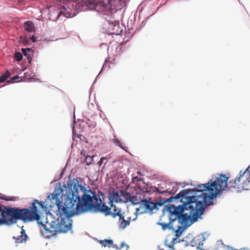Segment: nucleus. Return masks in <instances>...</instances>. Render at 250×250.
Returning <instances> with one entry per match:
<instances>
[{"label":"nucleus","mask_w":250,"mask_h":250,"mask_svg":"<svg viewBox=\"0 0 250 250\" xmlns=\"http://www.w3.org/2000/svg\"><path fill=\"white\" fill-rule=\"evenodd\" d=\"M177 240V238H173L172 239V241L170 243L169 245H167V246L169 248L172 249V250H174V245L175 244V241Z\"/></svg>","instance_id":"nucleus-30"},{"label":"nucleus","mask_w":250,"mask_h":250,"mask_svg":"<svg viewBox=\"0 0 250 250\" xmlns=\"http://www.w3.org/2000/svg\"><path fill=\"white\" fill-rule=\"evenodd\" d=\"M21 51L23 55L27 56L29 62L31 63L32 59L30 57V53L32 52V49L30 48H22Z\"/></svg>","instance_id":"nucleus-17"},{"label":"nucleus","mask_w":250,"mask_h":250,"mask_svg":"<svg viewBox=\"0 0 250 250\" xmlns=\"http://www.w3.org/2000/svg\"><path fill=\"white\" fill-rule=\"evenodd\" d=\"M126 191H122L121 190L120 191V192H119V198H121V197H125V193L126 192Z\"/></svg>","instance_id":"nucleus-39"},{"label":"nucleus","mask_w":250,"mask_h":250,"mask_svg":"<svg viewBox=\"0 0 250 250\" xmlns=\"http://www.w3.org/2000/svg\"><path fill=\"white\" fill-rule=\"evenodd\" d=\"M64 174L63 171H61L59 172V173H57L54 177L53 180L51 182V184H52L54 182H56L57 181L60 180L63 176Z\"/></svg>","instance_id":"nucleus-20"},{"label":"nucleus","mask_w":250,"mask_h":250,"mask_svg":"<svg viewBox=\"0 0 250 250\" xmlns=\"http://www.w3.org/2000/svg\"><path fill=\"white\" fill-rule=\"evenodd\" d=\"M161 194L167 196L168 195H171L172 194V190H165L162 191V192H161Z\"/></svg>","instance_id":"nucleus-31"},{"label":"nucleus","mask_w":250,"mask_h":250,"mask_svg":"<svg viewBox=\"0 0 250 250\" xmlns=\"http://www.w3.org/2000/svg\"><path fill=\"white\" fill-rule=\"evenodd\" d=\"M195 238H193L191 241H190V245L192 247H194V244H195Z\"/></svg>","instance_id":"nucleus-44"},{"label":"nucleus","mask_w":250,"mask_h":250,"mask_svg":"<svg viewBox=\"0 0 250 250\" xmlns=\"http://www.w3.org/2000/svg\"><path fill=\"white\" fill-rule=\"evenodd\" d=\"M106 158L104 157H102L100 158V161L98 162V165L101 166L104 163V161L106 160Z\"/></svg>","instance_id":"nucleus-35"},{"label":"nucleus","mask_w":250,"mask_h":250,"mask_svg":"<svg viewBox=\"0 0 250 250\" xmlns=\"http://www.w3.org/2000/svg\"><path fill=\"white\" fill-rule=\"evenodd\" d=\"M48 214L50 215L51 216H52V214H51V213L49 212Z\"/></svg>","instance_id":"nucleus-56"},{"label":"nucleus","mask_w":250,"mask_h":250,"mask_svg":"<svg viewBox=\"0 0 250 250\" xmlns=\"http://www.w3.org/2000/svg\"><path fill=\"white\" fill-rule=\"evenodd\" d=\"M112 247L114 249H115L116 250H120V249H119V247H118L117 245L116 244H112Z\"/></svg>","instance_id":"nucleus-45"},{"label":"nucleus","mask_w":250,"mask_h":250,"mask_svg":"<svg viewBox=\"0 0 250 250\" xmlns=\"http://www.w3.org/2000/svg\"><path fill=\"white\" fill-rule=\"evenodd\" d=\"M125 197L124 198L125 200V201H124V203H127L130 201H132V195H131L130 193L129 192H126L125 193Z\"/></svg>","instance_id":"nucleus-24"},{"label":"nucleus","mask_w":250,"mask_h":250,"mask_svg":"<svg viewBox=\"0 0 250 250\" xmlns=\"http://www.w3.org/2000/svg\"><path fill=\"white\" fill-rule=\"evenodd\" d=\"M93 161V158L91 157H87L85 158L86 165L88 166L89 164Z\"/></svg>","instance_id":"nucleus-34"},{"label":"nucleus","mask_w":250,"mask_h":250,"mask_svg":"<svg viewBox=\"0 0 250 250\" xmlns=\"http://www.w3.org/2000/svg\"><path fill=\"white\" fill-rule=\"evenodd\" d=\"M10 76V73L9 71H6L5 73L0 76V83H2L6 81Z\"/></svg>","instance_id":"nucleus-18"},{"label":"nucleus","mask_w":250,"mask_h":250,"mask_svg":"<svg viewBox=\"0 0 250 250\" xmlns=\"http://www.w3.org/2000/svg\"><path fill=\"white\" fill-rule=\"evenodd\" d=\"M216 186L215 179L205 184H198L195 188H187V200L205 209L218 196Z\"/></svg>","instance_id":"nucleus-4"},{"label":"nucleus","mask_w":250,"mask_h":250,"mask_svg":"<svg viewBox=\"0 0 250 250\" xmlns=\"http://www.w3.org/2000/svg\"><path fill=\"white\" fill-rule=\"evenodd\" d=\"M73 122L75 123V122L76 117H75V112L74 111V113H73Z\"/></svg>","instance_id":"nucleus-46"},{"label":"nucleus","mask_w":250,"mask_h":250,"mask_svg":"<svg viewBox=\"0 0 250 250\" xmlns=\"http://www.w3.org/2000/svg\"><path fill=\"white\" fill-rule=\"evenodd\" d=\"M59 10L57 20L63 15L65 17H73L83 10H93L103 14L105 20L104 28L108 34L118 35L120 32L119 21L115 19L118 9L126 5L130 0H51Z\"/></svg>","instance_id":"nucleus-2"},{"label":"nucleus","mask_w":250,"mask_h":250,"mask_svg":"<svg viewBox=\"0 0 250 250\" xmlns=\"http://www.w3.org/2000/svg\"><path fill=\"white\" fill-rule=\"evenodd\" d=\"M239 250H250V249H247V248H241Z\"/></svg>","instance_id":"nucleus-49"},{"label":"nucleus","mask_w":250,"mask_h":250,"mask_svg":"<svg viewBox=\"0 0 250 250\" xmlns=\"http://www.w3.org/2000/svg\"><path fill=\"white\" fill-rule=\"evenodd\" d=\"M140 207L136 209L137 215L147 212V211H152L154 209L158 210L159 208L154 206V202L149 201L143 198L140 201Z\"/></svg>","instance_id":"nucleus-9"},{"label":"nucleus","mask_w":250,"mask_h":250,"mask_svg":"<svg viewBox=\"0 0 250 250\" xmlns=\"http://www.w3.org/2000/svg\"><path fill=\"white\" fill-rule=\"evenodd\" d=\"M100 243L103 247H105L107 245H112L113 241L111 239H104V240H100Z\"/></svg>","instance_id":"nucleus-21"},{"label":"nucleus","mask_w":250,"mask_h":250,"mask_svg":"<svg viewBox=\"0 0 250 250\" xmlns=\"http://www.w3.org/2000/svg\"><path fill=\"white\" fill-rule=\"evenodd\" d=\"M160 250H165L164 249H161Z\"/></svg>","instance_id":"nucleus-59"},{"label":"nucleus","mask_w":250,"mask_h":250,"mask_svg":"<svg viewBox=\"0 0 250 250\" xmlns=\"http://www.w3.org/2000/svg\"><path fill=\"white\" fill-rule=\"evenodd\" d=\"M45 237L47 238H49L50 237V236H45Z\"/></svg>","instance_id":"nucleus-57"},{"label":"nucleus","mask_w":250,"mask_h":250,"mask_svg":"<svg viewBox=\"0 0 250 250\" xmlns=\"http://www.w3.org/2000/svg\"><path fill=\"white\" fill-rule=\"evenodd\" d=\"M208 234H207V233L206 232H204V233H201V236H198L197 237V240H201V241H203V242H204L207 237H208Z\"/></svg>","instance_id":"nucleus-26"},{"label":"nucleus","mask_w":250,"mask_h":250,"mask_svg":"<svg viewBox=\"0 0 250 250\" xmlns=\"http://www.w3.org/2000/svg\"><path fill=\"white\" fill-rule=\"evenodd\" d=\"M21 42H22L23 43H27L28 42V40L25 38H21Z\"/></svg>","instance_id":"nucleus-42"},{"label":"nucleus","mask_w":250,"mask_h":250,"mask_svg":"<svg viewBox=\"0 0 250 250\" xmlns=\"http://www.w3.org/2000/svg\"><path fill=\"white\" fill-rule=\"evenodd\" d=\"M137 173H138V174H139V175H141V172H140V171H138V172H137Z\"/></svg>","instance_id":"nucleus-54"},{"label":"nucleus","mask_w":250,"mask_h":250,"mask_svg":"<svg viewBox=\"0 0 250 250\" xmlns=\"http://www.w3.org/2000/svg\"><path fill=\"white\" fill-rule=\"evenodd\" d=\"M84 207L79 209L78 212L74 213V216L79 215L86 212L92 213L101 212L104 213L105 216L111 215L115 218L119 215V212L112 213L111 210V207H108L103 203L104 199L96 198L95 196H90L85 194L83 198Z\"/></svg>","instance_id":"nucleus-6"},{"label":"nucleus","mask_w":250,"mask_h":250,"mask_svg":"<svg viewBox=\"0 0 250 250\" xmlns=\"http://www.w3.org/2000/svg\"><path fill=\"white\" fill-rule=\"evenodd\" d=\"M72 131H73V134H74V126L73 125H72Z\"/></svg>","instance_id":"nucleus-53"},{"label":"nucleus","mask_w":250,"mask_h":250,"mask_svg":"<svg viewBox=\"0 0 250 250\" xmlns=\"http://www.w3.org/2000/svg\"><path fill=\"white\" fill-rule=\"evenodd\" d=\"M166 204V202L165 199H163L161 197L159 198V199L158 201L154 202V206H156V207H158H158L162 206Z\"/></svg>","instance_id":"nucleus-22"},{"label":"nucleus","mask_w":250,"mask_h":250,"mask_svg":"<svg viewBox=\"0 0 250 250\" xmlns=\"http://www.w3.org/2000/svg\"><path fill=\"white\" fill-rule=\"evenodd\" d=\"M25 29L29 32H33L35 31V27L32 21H27L24 24Z\"/></svg>","instance_id":"nucleus-16"},{"label":"nucleus","mask_w":250,"mask_h":250,"mask_svg":"<svg viewBox=\"0 0 250 250\" xmlns=\"http://www.w3.org/2000/svg\"><path fill=\"white\" fill-rule=\"evenodd\" d=\"M109 204L110 205V207H111H111L114 208V209H113V213L118 212V211L119 210H121V208H118L115 205H114V204H113V203H110Z\"/></svg>","instance_id":"nucleus-32"},{"label":"nucleus","mask_w":250,"mask_h":250,"mask_svg":"<svg viewBox=\"0 0 250 250\" xmlns=\"http://www.w3.org/2000/svg\"><path fill=\"white\" fill-rule=\"evenodd\" d=\"M5 85H1V86H0V88L2 87H3V86H5Z\"/></svg>","instance_id":"nucleus-58"},{"label":"nucleus","mask_w":250,"mask_h":250,"mask_svg":"<svg viewBox=\"0 0 250 250\" xmlns=\"http://www.w3.org/2000/svg\"><path fill=\"white\" fill-rule=\"evenodd\" d=\"M175 205L169 204L168 205L165 206L163 209V211L164 213L165 212V211H167L169 212V222H168V223H169L171 225H172V223L176 220H177L178 221L177 214H176V212L175 211Z\"/></svg>","instance_id":"nucleus-12"},{"label":"nucleus","mask_w":250,"mask_h":250,"mask_svg":"<svg viewBox=\"0 0 250 250\" xmlns=\"http://www.w3.org/2000/svg\"><path fill=\"white\" fill-rule=\"evenodd\" d=\"M20 235L17 236H13L12 239L15 240V243L16 245L25 243L29 239V237L26 233L25 230L23 229V227L21 228Z\"/></svg>","instance_id":"nucleus-13"},{"label":"nucleus","mask_w":250,"mask_h":250,"mask_svg":"<svg viewBox=\"0 0 250 250\" xmlns=\"http://www.w3.org/2000/svg\"><path fill=\"white\" fill-rule=\"evenodd\" d=\"M124 246L126 247L127 249H129V246L128 245L126 244L125 243V242H123L122 243H121V244L119 247V249H121Z\"/></svg>","instance_id":"nucleus-36"},{"label":"nucleus","mask_w":250,"mask_h":250,"mask_svg":"<svg viewBox=\"0 0 250 250\" xmlns=\"http://www.w3.org/2000/svg\"><path fill=\"white\" fill-rule=\"evenodd\" d=\"M68 195L66 197L65 203L70 206L69 207H72V209L71 211H68V208H65L64 210L66 211L67 215L69 217L73 216L74 213L78 212L79 208L84 207L83 200L85 194L90 195L91 196L95 195L96 198H101V196L104 199V195L102 191L99 190L97 194L91 189H87L84 186L79 184L77 179L70 180L68 182Z\"/></svg>","instance_id":"nucleus-3"},{"label":"nucleus","mask_w":250,"mask_h":250,"mask_svg":"<svg viewBox=\"0 0 250 250\" xmlns=\"http://www.w3.org/2000/svg\"><path fill=\"white\" fill-rule=\"evenodd\" d=\"M180 185H182V186L183 187H184L186 185V183H185V182H184V183H182V184H180Z\"/></svg>","instance_id":"nucleus-50"},{"label":"nucleus","mask_w":250,"mask_h":250,"mask_svg":"<svg viewBox=\"0 0 250 250\" xmlns=\"http://www.w3.org/2000/svg\"><path fill=\"white\" fill-rule=\"evenodd\" d=\"M113 142L115 145L118 146L122 149L125 150V147L124 146L123 144L122 143H121V142L118 139H117V138L113 139Z\"/></svg>","instance_id":"nucleus-23"},{"label":"nucleus","mask_w":250,"mask_h":250,"mask_svg":"<svg viewBox=\"0 0 250 250\" xmlns=\"http://www.w3.org/2000/svg\"><path fill=\"white\" fill-rule=\"evenodd\" d=\"M15 2H17L18 4L20 5L24 4L25 3V0H14Z\"/></svg>","instance_id":"nucleus-38"},{"label":"nucleus","mask_w":250,"mask_h":250,"mask_svg":"<svg viewBox=\"0 0 250 250\" xmlns=\"http://www.w3.org/2000/svg\"><path fill=\"white\" fill-rule=\"evenodd\" d=\"M185 241L184 240V239H182V240H179V241H177L176 242H177V243H180V242H185Z\"/></svg>","instance_id":"nucleus-51"},{"label":"nucleus","mask_w":250,"mask_h":250,"mask_svg":"<svg viewBox=\"0 0 250 250\" xmlns=\"http://www.w3.org/2000/svg\"><path fill=\"white\" fill-rule=\"evenodd\" d=\"M132 201L129 202L131 203L132 205H139L140 204V201L137 202L138 199H137V197L134 196H132Z\"/></svg>","instance_id":"nucleus-29"},{"label":"nucleus","mask_w":250,"mask_h":250,"mask_svg":"<svg viewBox=\"0 0 250 250\" xmlns=\"http://www.w3.org/2000/svg\"><path fill=\"white\" fill-rule=\"evenodd\" d=\"M162 190H161L159 188L155 187V191L160 194H161V192H162Z\"/></svg>","instance_id":"nucleus-41"},{"label":"nucleus","mask_w":250,"mask_h":250,"mask_svg":"<svg viewBox=\"0 0 250 250\" xmlns=\"http://www.w3.org/2000/svg\"><path fill=\"white\" fill-rule=\"evenodd\" d=\"M183 231V229H182V227L181 226H179L178 229L175 230V232L176 233V238H177L181 236Z\"/></svg>","instance_id":"nucleus-27"},{"label":"nucleus","mask_w":250,"mask_h":250,"mask_svg":"<svg viewBox=\"0 0 250 250\" xmlns=\"http://www.w3.org/2000/svg\"><path fill=\"white\" fill-rule=\"evenodd\" d=\"M205 210L204 208L199 207L188 200L175 207L179 223L187 227L197 221L198 219H202V215Z\"/></svg>","instance_id":"nucleus-5"},{"label":"nucleus","mask_w":250,"mask_h":250,"mask_svg":"<svg viewBox=\"0 0 250 250\" xmlns=\"http://www.w3.org/2000/svg\"><path fill=\"white\" fill-rule=\"evenodd\" d=\"M186 242L185 244V247H188V246L189 245H190V244L188 243V242L187 241H185Z\"/></svg>","instance_id":"nucleus-47"},{"label":"nucleus","mask_w":250,"mask_h":250,"mask_svg":"<svg viewBox=\"0 0 250 250\" xmlns=\"http://www.w3.org/2000/svg\"><path fill=\"white\" fill-rule=\"evenodd\" d=\"M226 247H227V250H239L234 249V248H233L230 246H229V245L227 246Z\"/></svg>","instance_id":"nucleus-43"},{"label":"nucleus","mask_w":250,"mask_h":250,"mask_svg":"<svg viewBox=\"0 0 250 250\" xmlns=\"http://www.w3.org/2000/svg\"><path fill=\"white\" fill-rule=\"evenodd\" d=\"M188 189H183L180 191L175 196L172 194V195L170 197L165 199L166 203H171L174 200L176 201L177 200H180V202H181L182 204L183 202L187 200V194L188 193Z\"/></svg>","instance_id":"nucleus-11"},{"label":"nucleus","mask_w":250,"mask_h":250,"mask_svg":"<svg viewBox=\"0 0 250 250\" xmlns=\"http://www.w3.org/2000/svg\"><path fill=\"white\" fill-rule=\"evenodd\" d=\"M109 201L108 202V204L113 203V202H115L116 203H124V201L121 198H119V192L118 191H112V192H109Z\"/></svg>","instance_id":"nucleus-14"},{"label":"nucleus","mask_w":250,"mask_h":250,"mask_svg":"<svg viewBox=\"0 0 250 250\" xmlns=\"http://www.w3.org/2000/svg\"><path fill=\"white\" fill-rule=\"evenodd\" d=\"M250 165L244 171L241 170L239 176L237 177V181L238 182V191H242L244 190L250 189Z\"/></svg>","instance_id":"nucleus-8"},{"label":"nucleus","mask_w":250,"mask_h":250,"mask_svg":"<svg viewBox=\"0 0 250 250\" xmlns=\"http://www.w3.org/2000/svg\"><path fill=\"white\" fill-rule=\"evenodd\" d=\"M15 198L16 197H15L7 198L4 196L3 197H1V199L2 200H5V201H15Z\"/></svg>","instance_id":"nucleus-33"},{"label":"nucleus","mask_w":250,"mask_h":250,"mask_svg":"<svg viewBox=\"0 0 250 250\" xmlns=\"http://www.w3.org/2000/svg\"><path fill=\"white\" fill-rule=\"evenodd\" d=\"M19 77L18 75H16L12 78H10L9 80H7V83H12L15 82H19Z\"/></svg>","instance_id":"nucleus-25"},{"label":"nucleus","mask_w":250,"mask_h":250,"mask_svg":"<svg viewBox=\"0 0 250 250\" xmlns=\"http://www.w3.org/2000/svg\"><path fill=\"white\" fill-rule=\"evenodd\" d=\"M135 179H136L138 181H142V180L141 179L138 178V177H135Z\"/></svg>","instance_id":"nucleus-52"},{"label":"nucleus","mask_w":250,"mask_h":250,"mask_svg":"<svg viewBox=\"0 0 250 250\" xmlns=\"http://www.w3.org/2000/svg\"><path fill=\"white\" fill-rule=\"evenodd\" d=\"M158 224L161 226L162 229L164 230H166L167 229H173V225L170 224L168 223H158Z\"/></svg>","instance_id":"nucleus-19"},{"label":"nucleus","mask_w":250,"mask_h":250,"mask_svg":"<svg viewBox=\"0 0 250 250\" xmlns=\"http://www.w3.org/2000/svg\"><path fill=\"white\" fill-rule=\"evenodd\" d=\"M229 177L225 174H219L218 177H216V183L217 192H218V196L222 194V191L228 190L231 192L238 191V182L237 181V178L234 180H230L228 183Z\"/></svg>","instance_id":"nucleus-7"},{"label":"nucleus","mask_w":250,"mask_h":250,"mask_svg":"<svg viewBox=\"0 0 250 250\" xmlns=\"http://www.w3.org/2000/svg\"><path fill=\"white\" fill-rule=\"evenodd\" d=\"M12 225L10 207L0 205V226Z\"/></svg>","instance_id":"nucleus-10"},{"label":"nucleus","mask_w":250,"mask_h":250,"mask_svg":"<svg viewBox=\"0 0 250 250\" xmlns=\"http://www.w3.org/2000/svg\"><path fill=\"white\" fill-rule=\"evenodd\" d=\"M96 83V79L95 80L93 84H92V86H93V84Z\"/></svg>","instance_id":"nucleus-55"},{"label":"nucleus","mask_w":250,"mask_h":250,"mask_svg":"<svg viewBox=\"0 0 250 250\" xmlns=\"http://www.w3.org/2000/svg\"><path fill=\"white\" fill-rule=\"evenodd\" d=\"M23 58L22 54L20 52H16L15 55V58L18 61H21Z\"/></svg>","instance_id":"nucleus-28"},{"label":"nucleus","mask_w":250,"mask_h":250,"mask_svg":"<svg viewBox=\"0 0 250 250\" xmlns=\"http://www.w3.org/2000/svg\"><path fill=\"white\" fill-rule=\"evenodd\" d=\"M117 216L119 217V221L118 222V227L120 229H125L127 226L130 224V221L125 220V219L124 216L121 213V210H119V215Z\"/></svg>","instance_id":"nucleus-15"},{"label":"nucleus","mask_w":250,"mask_h":250,"mask_svg":"<svg viewBox=\"0 0 250 250\" xmlns=\"http://www.w3.org/2000/svg\"><path fill=\"white\" fill-rule=\"evenodd\" d=\"M104 66V64H103V66H102V69H101V71H100V73L98 74V75L97 76V77H96V79H95L96 80L97 79V77H98V76L100 75V73H101V71H102V70H103V68Z\"/></svg>","instance_id":"nucleus-48"},{"label":"nucleus","mask_w":250,"mask_h":250,"mask_svg":"<svg viewBox=\"0 0 250 250\" xmlns=\"http://www.w3.org/2000/svg\"><path fill=\"white\" fill-rule=\"evenodd\" d=\"M30 40L32 41V42H35L37 41V38L36 37L33 35L30 38Z\"/></svg>","instance_id":"nucleus-40"},{"label":"nucleus","mask_w":250,"mask_h":250,"mask_svg":"<svg viewBox=\"0 0 250 250\" xmlns=\"http://www.w3.org/2000/svg\"><path fill=\"white\" fill-rule=\"evenodd\" d=\"M203 244H204V242H203V241H200V242L199 243V244H198V246H197V249H200V250H205V249H202V248L200 247L202 246L203 245Z\"/></svg>","instance_id":"nucleus-37"},{"label":"nucleus","mask_w":250,"mask_h":250,"mask_svg":"<svg viewBox=\"0 0 250 250\" xmlns=\"http://www.w3.org/2000/svg\"><path fill=\"white\" fill-rule=\"evenodd\" d=\"M68 189V182L62 185L57 182L55 184L54 192L48 195L45 202L34 200L27 208L10 207L12 225L18 220L24 223L36 220L42 235L51 233V236H54L57 232L66 233L69 230L72 234V216L67 215L64 210L67 207L68 211L72 209V207L65 203Z\"/></svg>","instance_id":"nucleus-1"}]
</instances>
